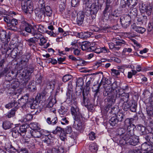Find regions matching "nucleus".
Segmentation results:
<instances>
[{
	"label": "nucleus",
	"mask_w": 153,
	"mask_h": 153,
	"mask_svg": "<svg viewBox=\"0 0 153 153\" xmlns=\"http://www.w3.org/2000/svg\"><path fill=\"white\" fill-rule=\"evenodd\" d=\"M78 118L77 120H74L73 126L76 130L79 131L82 129L83 127L82 122L83 118L82 117V118L80 119L79 117Z\"/></svg>",
	"instance_id": "14"
},
{
	"label": "nucleus",
	"mask_w": 153,
	"mask_h": 153,
	"mask_svg": "<svg viewBox=\"0 0 153 153\" xmlns=\"http://www.w3.org/2000/svg\"><path fill=\"white\" fill-rule=\"evenodd\" d=\"M79 92H78L77 91H76V95H80L82 92V95H83V100L82 103V105L86 107L88 105L89 103V100L88 99L86 98V96L88 93V92L87 91H84V90H83L82 91L81 89V88H80V90L79 91Z\"/></svg>",
	"instance_id": "11"
},
{
	"label": "nucleus",
	"mask_w": 153,
	"mask_h": 153,
	"mask_svg": "<svg viewBox=\"0 0 153 153\" xmlns=\"http://www.w3.org/2000/svg\"><path fill=\"white\" fill-rule=\"evenodd\" d=\"M49 100V102L47 106V107L48 108L52 107L53 105L56 103V98L55 97H50Z\"/></svg>",
	"instance_id": "34"
},
{
	"label": "nucleus",
	"mask_w": 153,
	"mask_h": 153,
	"mask_svg": "<svg viewBox=\"0 0 153 153\" xmlns=\"http://www.w3.org/2000/svg\"><path fill=\"white\" fill-rule=\"evenodd\" d=\"M15 105H17V102L15 101H13V102H10L5 105V107L7 108L10 109L14 106Z\"/></svg>",
	"instance_id": "54"
},
{
	"label": "nucleus",
	"mask_w": 153,
	"mask_h": 153,
	"mask_svg": "<svg viewBox=\"0 0 153 153\" xmlns=\"http://www.w3.org/2000/svg\"><path fill=\"white\" fill-rule=\"evenodd\" d=\"M91 30L94 31V32H97L100 31V32H102V31L103 32L106 30V28L103 27V28H100L96 26H93L92 28H91Z\"/></svg>",
	"instance_id": "51"
},
{
	"label": "nucleus",
	"mask_w": 153,
	"mask_h": 153,
	"mask_svg": "<svg viewBox=\"0 0 153 153\" xmlns=\"http://www.w3.org/2000/svg\"><path fill=\"white\" fill-rule=\"evenodd\" d=\"M21 1V7L22 10L25 13L33 10V4L31 0H19Z\"/></svg>",
	"instance_id": "7"
},
{
	"label": "nucleus",
	"mask_w": 153,
	"mask_h": 153,
	"mask_svg": "<svg viewBox=\"0 0 153 153\" xmlns=\"http://www.w3.org/2000/svg\"><path fill=\"white\" fill-rule=\"evenodd\" d=\"M65 3L64 2H61L59 5V13L62 14L65 11Z\"/></svg>",
	"instance_id": "41"
},
{
	"label": "nucleus",
	"mask_w": 153,
	"mask_h": 153,
	"mask_svg": "<svg viewBox=\"0 0 153 153\" xmlns=\"http://www.w3.org/2000/svg\"><path fill=\"white\" fill-rule=\"evenodd\" d=\"M137 104L136 101L133 100L131 101L130 104V107L129 109L132 112H136V111Z\"/></svg>",
	"instance_id": "32"
},
{
	"label": "nucleus",
	"mask_w": 153,
	"mask_h": 153,
	"mask_svg": "<svg viewBox=\"0 0 153 153\" xmlns=\"http://www.w3.org/2000/svg\"><path fill=\"white\" fill-rule=\"evenodd\" d=\"M125 42L122 40H117L115 42V51L118 50L120 48V46H117L118 45L121 46Z\"/></svg>",
	"instance_id": "47"
},
{
	"label": "nucleus",
	"mask_w": 153,
	"mask_h": 153,
	"mask_svg": "<svg viewBox=\"0 0 153 153\" xmlns=\"http://www.w3.org/2000/svg\"><path fill=\"white\" fill-rule=\"evenodd\" d=\"M65 116H63L62 117L61 119V123L63 125H65V124H68L69 122L67 119V118L65 117Z\"/></svg>",
	"instance_id": "59"
},
{
	"label": "nucleus",
	"mask_w": 153,
	"mask_h": 153,
	"mask_svg": "<svg viewBox=\"0 0 153 153\" xmlns=\"http://www.w3.org/2000/svg\"><path fill=\"white\" fill-rule=\"evenodd\" d=\"M43 80V76L41 75H38L36 77V82L39 84H41Z\"/></svg>",
	"instance_id": "58"
},
{
	"label": "nucleus",
	"mask_w": 153,
	"mask_h": 153,
	"mask_svg": "<svg viewBox=\"0 0 153 153\" xmlns=\"http://www.w3.org/2000/svg\"><path fill=\"white\" fill-rule=\"evenodd\" d=\"M28 89L29 91L32 92L34 91L36 89L35 84L33 81L30 82L28 85Z\"/></svg>",
	"instance_id": "39"
},
{
	"label": "nucleus",
	"mask_w": 153,
	"mask_h": 153,
	"mask_svg": "<svg viewBox=\"0 0 153 153\" xmlns=\"http://www.w3.org/2000/svg\"><path fill=\"white\" fill-rule=\"evenodd\" d=\"M46 121L48 124L54 125L57 122L58 119L56 114H54L50 117H48Z\"/></svg>",
	"instance_id": "17"
},
{
	"label": "nucleus",
	"mask_w": 153,
	"mask_h": 153,
	"mask_svg": "<svg viewBox=\"0 0 153 153\" xmlns=\"http://www.w3.org/2000/svg\"><path fill=\"white\" fill-rule=\"evenodd\" d=\"M99 10V4L94 2L90 4L88 8L86 9H83V10L86 11L85 12L86 16H91V19H95Z\"/></svg>",
	"instance_id": "4"
},
{
	"label": "nucleus",
	"mask_w": 153,
	"mask_h": 153,
	"mask_svg": "<svg viewBox=\"0 0 153 153\" xmlns=\"http://www.w3.org/2000/svg\"><path fill=\"white\" fill-rule=\"evenodd\" d=\"M64 148L62 146H60L48 149V150L47 153H64Z\"/></svg>",
	"instance_id": "16"
},
{
	"label": "nucleus",
	"mask_w": 153,
	"mask_h": 153,
	"mask_svg": "<svg viewBox=\"0 0 153 153\" xmlns=\"http://www.w3.org/2000/svg\"><path fill=\"white\" fill-rule=\"evenodd\" d=\"M2 126L4 129H7L11 128V123L9 121H5L3 122Z\"/></svg>",
	"instance_id": "42"
},
{
	"label": "nucleus",
	"mask_w": 153,
	"mask_h": 153,
	"mask_svg": "<svg viewBox=\"0 0 153 153\" xmlns=\"http://www.w3.org/2000/svg\"><path fill=\"white\" fill-rule=\"evenodd\" d=\"M67 109L65 107L63 106H61L60 109H59V112L60 115L61 117L63 116H65L67 115Z\"/></svg>",
	"instance_id": "30"
},
{
	"label": "nucleus",
	"mask_w": 153,
	"mask_h": 153,
	"mask_svg": "<svg viewBox=\"0 0 153 153\" xmlns=\"http://www.w3.org/2000/svg\"><path fill=\"white\" fill-rule=\"evenodd\" d=\"M132 121L129 119H126L124 122V127L127 128L126 137L127 144L135 146L139 142L138 138L137 137H134V129L135 128V126L133 124Z\"/></svg>",
	"instance_id": "1"
},
{
	"label": "nucleus",
	"mask_w": 153,
	"mask_h": 153,
	"mask_svg": "<svg viewBox=\"0 0 153 153\" xmlns=\"http://www.w3.org/2000/svg\"><path fill=\"white\" fill-rule=\"evenodd\" d=\"M33 118V115L30 114H28L24 116L23 119L22 120V121L26 123L28 121L32 120Z\"/></svg>",
	"instance_id": "38"
},
{
	"label": "nucleus",
	"mask_w": 153,
	"mask_h": 153,
	"mask_svg": "<svg viewBox=\"0 0 153 153\" xmlns=\"http://www.w3.org/2000/svg\"><path fill=\"white\" fill-rule=\"evenodd\" d=\"M144 137L147 141L150 142L153 144V134H150L149 135H145Z\"/></svg>",
	"instance_id": "43"
},
{
	"label": "nucleus",
	"mask_w": 153,
	"mask_h": 153,
	"mask_svg": "<svg viewBox=\"0 0 153 153\" xmlns=\"http://www.w3.org/2000/svg\"><path fill=\"white\" fill-rule=\"evenodd\" d=\"M127 133H126L125 135V136H122L121 137H120V139L118 141H117V143L118 144H120L121 146L124 145L126 144H127V139L128 137H126V134Z\"/></svg>",
	"instance_id": "21"
},
{
	"label": "nucleus",
	"mask_w": 153,
	"mask_h": 153,
	"mask_svg": "<svg viewBox=\"0 0 153 153\" xmlns=\"http://www.w3.org/2000/svg\"><path fill=\"white\" fill-rule=\"evenodd\" d=\"M123 117V114L120 112H118L117 115L115 116V123L122 121Z\"/></svg>",
	"instance_id": "37"
},
{
	"label": "nucleus",
	"mask_w": 153,
	"mask_h": 153,
	"mask_svg": "<svg viewBox=\"0 0 153 153\" xmlns=\"http://www.w3.org/2000/svg\"><path fill=\"white\" fill-rule=\"evenodd\" d=\"M15 46L14 45H12V44L10 45V46H9L8 48H4L2 46V50L3 51V50L4 49V51H3L4 52L6 53H7V52L8 51L9 49L10 50H11L10 52H11V54L13 55L14 52L13 49L15 48ZM14 52H15V51H14Z\"/></svg>",
	"instance_id": "27"
},
{
	"label": "nucleus",
	"mask_w": 153,
	"mask_h": 153,
	"mask_svg": "<svg viewBox=\"0 0 153 153\" xmlns=\"http://www.w3.org/2000/svg\"><path fill=\"white\" fill-rule=\"evenodd\" d=\"M37 29L39 32L41 33H43L45 31V28L44 26L42 25H38Z\"/></svg>",
	"instance_id": "62"
},
{
	"label": "nucleus",
	"mask_w": 153,
	"mask_h": 153,
	"mask_svg": "<svg viewBox=\"0 0 153 153\" xmlns=\"http://www.w3.org/2000/svg\"><path fill=\"white\" fill-rule=\"evenodd\" d=\"M141 20H137V21H134V22L131 25L132 28L138 33H143L146 31V29L141 27L137 26V25Z\"/></svg>",
	"instance_id": "13"
},
{
	"label": "nucleus",
	"mask_w": 153,
	"mask_h": 153,
	"mask_svg": "<svg viewBox=\"0 0 153 153\" xmlns=\"http://www.w3.org/2000/svg\"><path fill=\"white\" fill-rule=\"evenodd\" d=\"M130 14L131 16H132V14L134 16L137 15V10L136 7H133L131 6L130 7Z\"/></svg>",
	"instance_id": "53"
},
{
	"label": "nucleus",
	"mask_w": 153,
	"mask_h": 153,
	"mask_svg": "<svg viewBox=\"0 0 153 153\" xmlns=\"http://www.w3.org/2000/svg\"><path fill=\"white\" fill-rule=\"evenodd\" d=\"M72 91L71 89H68L66 93L67 98L70 99L72 98Z\"/></svg>",
	"instance_id": "61"
},
{
	"label": "nucleus",
	"mask_w": 153,
	"mask_h": 153,
	"mask_svg": "<svg viewBox=\"0 0 153 153\" xmlns=\"http://www.w3.org/2000/svg\"><path fill=\"white\" fill-rule=\"evenodd\" d=\"M138 130L141 135L144 134L145 131V127L143 126L139 125L137 127Z\"/></svg>",
	"instance_id": "55"
},
{
	"label": "nucleus",
	"mask_w": 153,
	"mask_h": 153,
	"mask_svg": "<svg viewBox=\"0 0 153 153\" xmlns=\"http://www.w3.org/2000/svg\"><path fill=\"white\" fill-rule=\"evenodd\" d=\"M116 135H119L120 137H121L122 136H125V134L126 133V132L125 130L122 128H117L116 131L115 132Z\"/></svg>",
	"instance_id": "25"
},
{
	"label": "nucleus",
	"mask_w": 153,
	"mask_h": 153,
	"mask_svg": "<svg viewBox=\"0 0 153 153\" xmlns=\"http://www.w3.org/2000/svg\"><path fill=\"white\" fill-rule=\"evenodd\" d=\"M111 100L109 102V104L108 105L106 106L104 108V109L106 111H108V110L110 109V108L111 109V106L112 104H114V102L115 101V99H111Z\"/></svg>",
	"instance_id": "48"
},
{
	"label": "nucleus",
	"mask_w": 153,
	"mask_h": 153,
	"mask_svg": "<svg viewBox=\"0 0 153 153\" xmlns=\"http://www.w3.org/2000/svg\"><path fill=\"white\" fill-rule=\"evenodd\" d=\"M43 131L40 130V128L39 129L34 130H31L30 131V133L32 136L35 138H41L42 137V133L43 132Z\"/></svg>",
	"instance_id": "20"
},
{
	"label": "nucleus",
	"mask_w": 153,
	"mask_h": 153,
	"mask_svg": "<svg viewBox=\"0 0 153 153\" xmlns=\"http://www.w3.org/2000/svg\"><path fill=\"white\" fill-rule=\"evenodd\" d=\"M130 104L131 103H129V102L128 101L124 102L123 104H121L120 105H122L123 108L124 110L126 111L128 109H129V108H130Z\"/></svg>",
	"instance_id": "50"
},
{
	"label": "nucleus",
	"mask_w": 153,
	"mask_h": 153,
	"mask_svg": "<svg viewBox=\"0 0 153 153\" xmlns=\"http://www.w3.org/2000/svg\"><path fill=\"white\" fill-rule=\"evenodd\" d=\"M19 84V82L17 81H14L13 82L11 85L8 93L12 95H16L17 94L15 90L18 87Z\"/></svg>",
	"instance_id": "15"
},
{
	"label": "nucleus",
	"mask_w": 153,
	"mask_h": 153,
	"mask_svg": "<svg viewBox=\"0 0 153 153\" xmlns=\"http://www.w3.org/2000/svg\"><path fill=\"white\" fill-rule=\"evenodd\" d=\"M28 56L26 55H23L22 56L21 62L22 64L23 62H25L26 64L28 61V59L27 58Z\"/></svg>",
	"instance_id": "60"
},
{
	"label": "nucleus",
	"mask_w": 153,
	"mask_h": 153,
	"mask_svg": "<svg viewBox=\"0 0 153 153\" xmlns=\"http://www.w3.org/2000/svg\"><path fill=\"white\" fill-rule=\"evenodd\" d=\"M77 104V102L76 101H74L71 108V114L74 116V120H77L78 118L79 117L80 119L82 118V117L79 113V108L76 106Z\"/></svg>",
	"instance_id": "8"
},
{
	"label": "nucleus",
	"mask_w": 153,
	"mask_h": 153,
	"mask_svg": "<svg viewBox=\"0 0 153 153\" xmlns=\"http://www.w3.org/2000/svg\"><path fill=\"white\" fill-rule=\"evenodd\" d=\"M105 4V7L103 12L104 16L103 19H110L112 16H114V13L113 14L112 12V1L111 0H107Z\"/></svg>",
	"instance_id": "6"
},
{
	"label": "nucleus",
	"mask_w": 153,
	"mask_h": 153,
	"mask_svg": "<svg viewBox=\"0 0 153 153\" xmlns=\"http://www.w3.org/2000/svg\"><path fill=\"white\" fill-rule=\"evenodd\" d=\"M31 34L34 36L33 38H35V39H36L37 41L39 39H40L43 36L42 34L36 30H33Z\"/></svg>",
	"instance_id": "33"
},
{
	"label": "nucleus",
	"mask_w": 153,
	"mask_h": 153,
	"mask_svg": "<svg viewBox=\"0 0 153 153\" xmlns=\"http://www.w3.org/2000/svg\"><path fill=\"white\" fill-rule=\"evenodd\" d=\"M115 94L116 98L120 97V103L123 104L124 102H128L129 97L128 93H125L124 92V89L119 86L115 87Z\"/></svg>",
	"instance_id": "5"
},
{
	"label": "nucleus",
	"mask_w": 153,
	"mask_h": 153,
	"mask_svg": "<svg viewBox=\"0 0 153 153\" xmlns=\"http://www.w3.org/2000/svg\"><path fill=\"white\" fill-rule=\"evenodd\" d=\"M34 68L32 66H29L19 70L16 74V77L18 80L21 81H24L26 83L30 79L31 74L33 72Z\"/></svg>",
	"instance_id": "3"
},
{
	"label": "nucleus",
	"mask_w": 153,
	"mask_h": 153,
	"mask_svg": "<svg viewBox=\"0 0 153 153\" xmlns=\"http://www.w3.org/2000/svg\"><path fill=\"white\" fill-rule=\"evenodd\" d=\"M28 125L26 124L23 125L19 127V131L20 133V135L24 136L26 132L27 128Z\"/></svg>",
	"instance_id": "26"
},
{
	"label": "nucleus",
	"mask_w": 153,
	"mask_h": 153,
	"mask_svg": "<svg viewBox=\"0 0 153 153\" xmlns=\"http://www.w3.org/2000/svg\"><path fill=\"white\" fill-rule=\"evenodd\" d=\"M120 21L122 26L125 28H126L129 25L131 21L128 20H120Z\"/></svg>",
	"instance_id": "36"
},
{
	"label": "nucleus",
	"mask_w": 153,
	"mask_h": 153,
	"mask_svg": "<svg viewBox=\"0 0 153 153\" xmlns=\"http://www.w3.org/2000/svg\"><path fill=\"white\" fill-rule=\"evenodd\" d=\"M82 6L83 9H86L88 8L90 4L92 3L91 0H82Z\"/></svg>",
	"instance_id": "22"
},
{
	"label": "nucleus",
	"mask_w": 153,
	"mask_h": 153,
	"mask_svg": "<svg viewBox=\"0 0 153 153\" xmlns=\"http://www.w3.org/2000/svg\"><path fill=\"white\" fill-rule=\"evenodd\" d=\"M7 24L8 25L10 26L11 25L13 26H15L18 23L17 20H4Z\"/></svg>",
	"instance_id": "35"
},
{
	"label": "nucleus",
	"mask_w": 153,
	"mask_h": 153,
	"mask_svg": "<svg viewBox=\"0 0 153 153\" xmlns=\"http://www.w3.org/2000/svg\"><path fill=\"white\" fill-rule=\"evenodd\" d=\"M90 43L88 42H84L81 45V48L82 51H89Z\"/></svg>",
	"instance_id": "24"
},
{
	"label": "nucleus",
	"mask_w": 153,
	"mask_h": 153,
	"mask_svg": "<svg viewBox=\"0 0 153 153\" xmlns=\"http://www.w3.org/2000/svg\"><path fill=\"white\" fill-rule=\"evenodd\" d=\"M22 23L24 24L25 26H26L25 28V30L26 32L29 33H31L32 32L33 30H35L32 27V26L30 25L28 23H26L25 21H23L22 22Z\"/></svg>",
	"instance_id": "23"
},
{
	"label": "nucleus",
	"mask_w": 153,
	"mask_h": 153,
	"mask_svg": "<svg viewBox=\"0 0 153 153\" xmlns=\"http://www.w3.org/2000/svg\"><path fill=\"white\" fill-rule=\"evenodd\" d=\"M19 129V127H16L12 129V134L13 137L16 138L19 135H20Z\"/></svg>",
	"instance_id": "29"
},
{
	"label": "nucleus",
	"mask_w": 153,
	"mask_h": 153,
	"mask_svg": "<svg viewBox=\"0 0 153 153\" xmlns=\"http://www.w3.org/2000/svg\"><path fill=\"white\" fill-rule=\"evenodd\" d=\"M139 8L141 13H146L149 14L151 13L152 7L150 4L147 3L145 4L142 3H140L139 4Z\"/></svg>",
	"instance_id": "9"
},
{
	"label": "nucleus",
	"mask_w": 153,
	"mask_h": 153,
	"mask_svg": "<svg viewBox=\"0 0 153 153\" xmlns=\"http://www.w3.org/2000/svg\"><path fill=\"white\" fill-rule=\"evenodd\" d=\"M26 41L27 44L32 47L35 46V43L37 42V40L33 37L26 39Z\"/></svg>",
	"instance_id": "31"
},
{
	"label": "nucleus",
	"mask_w": 153,
	"mask_h": 153,
	"mask_svg": "<svg viewBox=\"0 0 153 153\" xmlns=\"http://www.w3.org/2000/svg\"><path fill=\"white\" fill-rule=\"evenodd\" d=\"M0 38L2 40L3 39H5V42H6V44L4 45V46H7V42H8L10 40V38L9 36H7L6 33L5 31L4 30H0Z\"/></svg>",
	"instance_id": "19"
},
{
	"label": "nucleus",
	"mask_w": 153,
	"mask_h": 153,
	"mask_svg": "<svg viewBox=\"0 0 153 153\" xmlns=\"http://www.w3.org/2000/svg\"><path fill=\"white\" fill-rule=\"evenodd\" d=\"M81 0H71V3L72 7H76L80 5Z\"/></svg>",
	"instance_id": "44"
},
{
	"label": "nucleus",
	"mask_w": 153,
	"mask_h": 153,
	"mask_svg": "<svg viewBox=\"0 0 153 153\" xmlns=\"http://www.w3.org/2000/svg\"><path fill=\"white\" fill-rule=\"evenodd\" d=\"M75 34L76 35L77 37H78L80 38L85 39L84 37V32H81L79 33L76 32Z\"/></svg>",
	"instance_id": "64"
},
{
	"label": "nucleus",
	"mask_w": 153,
	"mask_h": 153,
	"mask_svg": "<svg viewBox=\"0 0 153 153\" xmlns=\"http://www.w3.org/2000/svg\"><path fill=\"white\" fill-rule=\"evenodd\" d=\"M43 132L42 133L41 140L42 143L44 142L48 145L51 144L53 142V139L52 138H50L49 137V132L47 131L42 129Z\"/></svg>",
	"instance_id": "10"
},
{
	"label": "nucleus",
	"mask_w": 153,
	"mask_h": 153,
	"mask_svg": "<svg viewBox=\"0 0 153 153\" xmlns=\"http://www.w3.org/2000/svg\"><path fill=\"white\" fill-rule=\"evenodd\" d=\"M72 78V76L69 74L66 75L64 76L63 77V81L66 82L70 80Z\"/></svg>",
	"instance_id": "57"
},
{
	"label": "nucleus",
	"mask_w": 153,
	"mask_h": 153,
	"mask_svg": "<svg viewBox=\"0 0 153 153\" xmlns=\"http://www.w3.org/2000/svg\"><path fill=\"white\" fill-rule=\"evenodd\" d=\"M141 148L142 150L147 151V153H149L150 151L153 150V146L150 143L145 142L142 144Z\"/></svg>",
	"instance_id": "18"
},
{
	"label": "nucleus",
	"mask_w": 153,
	"mask_h": 153,
	"mask_svg": "<svg viewBox=\"0 0 153 153\" xmlns=\"http://www.w3.org/2000/svg\"><path fill=\"white\" fill-rule=\"evenodd\" d=\"M137 3V0H121L120 4L122 8L125 7L126 5L129 7L130 5L133 7H135Z\"/></svg>",
	"instance_id": "12"
},
{
	"label": "nucleus",
	"mask_w": 153,
	"mask_h": 153,
	"mask_svg": "<svg viewBox=\"0 0 153 153\" xmlns=\"http://www.w3.org/2000/svg\"><path fill=\"white\" fill-rule=\"evenodd\" d=\"M30 127L32 129V130H34L39 129L40 128L37 123L32 122L30 123L29 125Z\"/></svg>",
	"instance_id": "40"
},
{
	"label": "nucleus",
	"mask_w": 153,
	"mask_h": 153,
	"mask_svg": "<svg viewBox=\"0 0 153 153\" xmlns=\"http://www.w3.org/2000/svg\"><path fill=\"white\" fill-rule=\"evenodd\" d=\"M16 109L13 108L8 112L6 116L8 118L13 117L15 115Z\"/></svg>",
	"instance_id": "49"
},
{
	"label": "nucleus",
	"mask_w": 153,
	"mask_h": 153,
	"mask_svg": "<svg viewBox=\"0 0 153 153\" xmlns=\"http://www.w3.org/2000/svg\"><path fill=\"white\" fill-rule=\"evenodd\" d=\"M83 81L82 78H79L76 82V85L77 86L81 87L83 85Z\"/></svg>",
	"instance_id": "56"
},
{
	"label": "nucleus",
	"mask_w": 153,
	"mask_h": 153,
	"mask_svg": "<svg viewBox=\"0 0 153 153\" xmlns=\"http://www.w3.org/2000/svg\"><path fill=\"white\" fill-rule=\"evenodd\" d=\"M86 15L85 13L83 11H79L78 13L76 19H84Z\"/></svg>",
	"instance_id": "52"
},
{
	"label": "nucleus",
	"mask_w": 153,
	"mask_h": 153,
	"mask_svg": "<svg viewBox=\"0 0 153 153\" xmlns=\"http://www.w3.org/2000/svg\"><path fill=\"white\" fill-rule=\"evenodd\" d=\"M5 148L7 152H11L13 149L11 144L10 143H7L5 144Z\"/></svg>",
	"instance_id": "46"
},
{
	"label": "nucleus",
	"mask_w": 153,
	"mask_h": 153,
	"mask_svg": "<svg viewBox=\"0 0 153 153\" xmlns=\"http://www.w3.org/2000/svg\"><path fill=\"white\" fill-rule=\"evenodd\" d=\"M39 40L40 42L39 43V44L40 46L44 45V44L47 41L46 39L43 36Z\"/></svg>",
	"instance_id": "63"
},
{
	"label": "nucleus",
	"mask_w": 153,
	"mask_h": 153,
	"mask_svg": "<svg viewBox=\"0 0 153 153\" xmlns=\"http://www.w3.org/2000/svg\"><path fill=\"white\" fill-rule=\"evenodd\" d=\"M71 9L70 12H71V17L73 19H75L76 17H77L78 13L77 12V9L76 8H75L72 7Z\"/></svg>",
	"instance_id": "45"
},
{
	"label": "nucleus",
	"mask_w": 153,
	"mask_h": 153,
	"mask_svg": "<svg viewBox=\"0 0 153 153\" xmlns=\"http://www.w3.org/2000/svg\"><path fill=\"white\" fill-rule=\"evenodd\" d=\"M45 5V2L44 0H39L38 5L41 10L36 13V14L39 19H44L46 15L49 17L52 16V11L50 7L48 5L46 6Z\"/></svg>",
	"instance_id": "2"
},
{
	"label": "nucleus",
	"mask_w": 153,
	"mask_h": 153,
	"mask_svg": "<svg viewBox=\"0 0 153 153\" xmlns=\"http://www.w3.org/2000/svg\"><path fill=\"white\" fill-rule=\"evenodd\" d=\"M98 149V146L95 143H92L89 146V150L93 153H96Z\"/></svg>",
	"instance_id": "28"
}]
</instances>
